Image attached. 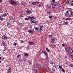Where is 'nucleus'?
I'll list each match as a JSON object with an SVG mask.
<instances>
[{"instance_id":"16","label":"nucleus","mask_w":73,"mask_h":73,"mask_svg":"<svg viewBox=\"0 0 73 73\" xmlns=\"http://www.w3.org/2000/svg\"><path fill=\"white\" fill-rule=\"evenodd\" d=\"M53 4L55 5V6H56V5H57L58 4V3L57 2H54L53 3Z\"/></svg>"},{"instance_id":"51","label":"nucleus","mask_w":73,"mask_h":73,"mask_svg":"<svg viewBox=\"0 0 73 73\" xmlns=\"http://www.w3.org/2000/svg\"><path fill=\"white\" fill-rule=\"evenodd\" d=\"M49 17L50 19H52V16H50Z\"/></svg>"},{"instance_id":"1","label":"nucleus","mask_w":73,"mask_h":73,"mask_svg":"<svg viewBox=\"0 0 73 73\" xmlns=\"http://www.w3.org/2000/svg\"><path fill=\"white\" fill-rule=\"evenodd\" d=\"M10 4H12V5H17L18 4H19V2L18 1H14L13 0H10Z\"/></svg>"},{"instance_id":"19","label":"nucleus","mask_w":73,"mask_h":73,"mask_svg":"<svg viewBox=\"0 0 73 73\" xmlns=\"http://www.w3.org/2000/svg\"><path fill=\"white\" fill-rule=\"evenodd\" d=\"M49 59V57H48V56H47L46 57V58L45 59V60L46 61L48 60Z\"/></svg>"},{"instance_id":"17","label":"nucleus","mask_w":73,"mask_h":73,"mask_svg":"<svg viewBox=\"0 0 73 73\" xmlns=\"http://www.w3.org/2000/svg\"><path fill=\"white\" fill-rule=\"evenodd\" d=\"M70 58H72V60H73V56L72 55H71L70 56Z\"/></svg>"},{"instance_id":"60","label":"nucleus","mask_w":73,"mask_h":73,"mask_svg":"<svg viewBox=\"0 0 73 73\" xmlns=\"http://www.w3.org/2000/svg\"><path fill=\"white\" fill-rule=\"evenodd\" d=\"M53 70H54V71H55L56 70V69H53Z\"/></svg>"},{"instance_id":"20","label":"nucleus","mask_w":73,"mask_h":73,"mask_svg":"<svg viewBox=\"0 0 73 73\" xmlns=\"http://www.w3.org/2000/svg\"><path fill=\"white\" fill-rule=\"evenodd\" d=\"M46 50L48 52H50V50H49V49H48V48H46Z\"/></svg>"},{"instance_id":"54","label":"nucleus","mask_w":73,"mask_h":73,"mask_svg":"<svg viewBox=\"0 0 73 73\" xmlns=\"http://www.w3.org/2000/svg\"><path fill=\"white\" fill-rule=\"evenodd\" d=\"M52 1L53 3H54V1H55V0H52Z\"/></svg>"},{"instance_id":"59","label":"nucleus","mask_w":73,"mask_h":73,"mask_svg":"<svg viewBox=\"0 0 73 73\" xmlns=\"http://www.w3.org/2000/svg\"><path fill=\"white\" fill-rule=\"evenodd\" d=\"M4 16H7V14H5L4 15Z\"/></svg>"},{"instance_id":"18","label":"nucleus","mask_w":73,"mask_h":73,"mask_svg":"<svg viewBox=\"0 0 73 73\" xmlns=\"http://www.w3.org/2000/svg\"><path fill=\"white\" fill-rule=\"evenodd\" d=\"M69 66L73 68V64H70L69 65Z\"/></svg>"},{"instance_id":"55","label":"nucleus","mask_w":73,"mask_h":73,"mask_svg":"<svg viewBox=\"0 0 73 73\" xmlns=\"http://www.w3.org/2000/svg\"><path fill=\"white\" fill-rule=\"evenodd\" d=\"M32 17H34L33 15H32Z\"/></svg>"},{"instance_id":"37","label":"nucleus","mask_w":73,"mask_h":73,"mask_svg":"<svg viewBox=\"0 0 73 73\" xmlns=\"http://www.w3.org/2000/svg\"><path fill=\"white\" fill-rule=\"evenodd\" d=\"M35 4H38V2H37V1H36V2H35Z\"/></svg>"},{"instance_id":"38","label":"nucleus","mask_w":73,"mask_h":73,"mask_svg":"<svg viewBox=\"0 0 73 73\" xmlns=\"http://www.w3.org/2000/svg\"><path fill=\"white\" fill-rule=\"evenodd\" d=\"M73 16V15L70 14V15L69 17H72V16Z\"/></svg>"},{"instance_id":"36","label":"nucleus","mask_w":73,"mask_h":73,"mask_svg":"<svg viewBox=\"0 0 73 73\" xmlns=\"http://www.w3.org/2000/svg\"><path fill=\"white\" fill-rule=\"evenodd\" d=\"M32 4L33 5H35V2H33L32 3Z\"/></svg>"},{"instance_id":"21","label":"nucleus","mask_w":73,"mask_h":73,"mask_svg":"<svg viewBox=\"0 0 73 73\" xmlns=\"http://www.w3.org/2000/svg\"><path fill=\"white\" fill-rule=\"evenodd\" d=\"M27 58H25L24 59V61L25 62H26V61H27Z\"/></svg>"},{"instance_id":"26","label":"nucleus","mask_w":73,"mask_h":73,"mask_svg":"<svg viewBox=\"0 0 73 73\" xmlns=\"http://www.w3.org/2000/svg\"><path fill=\"white\" fill-rule=\"evenodd\" d=\"M38 23V22L37 21H36L34 20V21L33 22V23Z\"/></svg>"},{"instance_id":"10","label":"nucleus","mask_w":73,"mask_h":73,"mask_svg":"<svg viewBox=\"0 0 73 73\" xmlns=\"http://www.w3.org/2000/svg\"><path fill=\"white\" fill-rule=\"evenodd\" d=\"M71 20V19L70 18H66L65 19V21L69 20Z\"/></svg>"},{"instance_id":"25","label":"nucleus","mask_w":73,"mask_h":73,"mask_svg":"<svg viewBox=\"0 0 73 73\" xmlns=\"http://www.w3.org/2000/svg\"><path fill=\"white\" fill-rule=\"evenodd\" d=\"M49 38H52V35H49Z\"/></svg>"},{"instance_id":"22","label":"nucleus","mask_w":73,"mask_h":73,"mask_svg":"<svg viewBox=\"0 0 73 73\" xmlns=\"http://www.w3.org/2000/svg\"><path fill=\"white\" fill-rule=\"evenodd\" d=\"M24 54L26 56H29V54H27V53H25Z\"/></svg>"},{"instance_id":"31","label":"nucleus","mask_w":73,"mask_h":73,"mask_svg":"<svg viewBox=\"0 0 73 73\" xmlns=\"http://www.w3.org/2000/svg\"><path fill=\"white\" fill-rule=\"evenodd\" d=\"M23 60H21V59L20 58V59L19 60V61L20 62H21V61H23Z\"/></svg>"},{"instance_id":"57","label":"nucleus","mask_w":73,"mask_h":73,"mask_svg":"<svg viewBox=\"0 0 73 73\" xmlns=\"http://www.w3.org/2000/svg\"><path fill=\"white\" fill-rule=\"evenodd\" d=\"M37 7H40V5H38Z\"/></svg>"},{"instance_id":"43","label":"nucleus","mask_w":73,"mask_h":73,"mask_svg":"<svg viewBox=\"0 0 73 73\" xmlns=\"http://www.w3.org/2000/svg\"><path fill=\"white\" fill-rule=\"evenodd\" d=\"M20 17H23V16H22V15H21V14H20V16H19Z\"/></svg>"},{"instance_id":"4","label":"nucleus","mask_w":73,"mask_h":73,"mask_svg":"<svg viewBox=\"0 0 73 73\" xmlns=\"http://www.w3.org/2000/svg\"><path fill=\"white\" fill-rule=\"evenodd\" d=\"M2 38L3 40H6L7 38V36L6 35H3L2 37Z\"/></svg>"},{"instance_id":"45","label":"nucleus","mask_w":73,"mask_h":73,"mask_svg":"<svg viewBox=\"0 0 73 73\" xmlns=\"http://www.w3.org/2000/svg\"><path fill=\"white\" fill-rule=\"evenodd\" d=\"M14 46H16L17 45L16 44V43H14Z\"/></svg>"},{"instance_id":"33","label":"nucleus","mask_w":73,"mask_h":73,"mask_svg":"<svg viewBox=\"0 0 73 73\" xmlns=\"http://www.w3.org/2000/svg\"><path fill=\"white\" fill-rule=\"evenodd\" d=\"M38 27H36L35 28V31H36V30H38Z\"/></svg>"},{"instance_id":"30","label":"nucleus","mask_w":73,"mask_h":73,"mask_svg":"<svg viewBox=\"0 0 73 73\" xmlns=\"http://www.w3.org/2000/svg\"><path fill=\"white\" fill-rule=\"evenodd\" d=\"M21 55H20V54H19V55L17 56V58H19L20 57H21Z\"/></svg>"},{"instance_id":"40","label":"nucleus","mask_w":73,"mask_h":73,"mask_svg":"<svg viewBox=\"0 0 73 73\" xmlns=\"http://www.w3.org/2000/svg\"><path fill=\"white\" fill-rule=\"evenodd\" d=\"M69 3V1H66V4H68V3Z\"/></svg>"},{"instance_id":"23","label":"nucleus","mask_w":73,"mask_h":73,"mask_svg":"<svg viewBox=\"0 0 73 73\" xmlns=\"http://www.w3.org/2000/svg\"><path fill=\"white\" fill-rule=\"evenodd\" d=\"M3 19H4L3 18L1 17V16H0V20H1V21H3Z\"/></svg>"},{"instance_id":"35","label":"nucleus","mask_w":73,"mask_h":73,"mask_svg":"<svg viewBox=\"0 0 73 73\" xmlns=\"http://www.w3.org/2000/svg\"><path fill=\"white\" fill-rule=\"evenodd\" d=\"M7 25L8 26H9V25H11V24H10V23H7Z\"/></svg>"},{"instance_id":"47","label":"nucleus","mask_w":73,"mask_h":73,"mask_svg":"<svg viewBox=\"0 0 73 73\" xmlns=\"http://www.w3.org/2000/svg\"><path fill=\"white\" fill-rule=\"evenodd\" d=\"M68 48H66L65 49V50L66 51V52H68Z\"/></svg>"},{"instance_id":"48","label":"nucleus","mask_w":73,"mask_h":73,"mask_svg":"<svg viewBox=\"0 0 73 73\" xmlns=\"http://www.w3.org/2000/svg\"><path fill=\"white\" fill-rule=\"evenodd\" d=\"M29 64H32V62H29Z\"/></svg>"},{"instance_id":"53","label":"nucleus","mask_w":73,"mask_h":73,"mask_svg":"<svg viewBox=\"0 0 73 73\" xmlns=\"http://www.w3.org/2000/svg\"><path fill=\"white\" fill-rule=\"evenodd\" d=\"M21 41L22 43H23V42H24V41L23 40H21Z\"/></svg>"},{"instance_id":"24","label":"nucleus","mask_w":73,"mask_h":73,"mask_svg":"<svg viewBox=\"0 0 73 73\" xmlns=\"http://www.w3.org/2000/svg\"><path fill=\"white\" fill-rule=\"evenodd\" d=\"M70 11H66V14L67 15V13H70Z\"/></svg>"},{"instance_id":"29","label":"nucleus","mask_w":73,"mask_h":73,"mask_svg":"<svg viewBox=\"0 0 73 73\" xmlns=\"http://www.w3.org/2000/svg\"><path fill=\"white\" fill-rule=\"evenodd\" d=\"M51 42L52 43H53V42H54V41L52 39H51L50 40Z\"/></svg>"},{"instance_id":"7","label":"nucleus","mask_w":73,"mask_h":73,"mask_svg":"<svg viewBox=\"0 0 73 73\" xmlns=\"http://www.w3.org/2000/svg\"><path fill=\"white\" fill-rule=\"evenodd\" d=\"M47 15H50V14H51V11H48L47 12Z\"/></svg>"},{"instance_id":"27","label":"nucleus","mask_w":73,"mask_h":73,"mask_svg":"<svg viewBox=\"0 0 73 73\" xmlns=\"http://www.w3.org/2000/svg\"><path fill=\"white\" fill-rule=\"evenodd\" d=\"M22 5H26V3H25V2H24L23 3H21Z\"/></svg>"},{"instance_id":"28","label":"nucleus","mask_w":73,"mask_h":73,"mask_svg":"<svg viewBox=\"0 0 73 73\" xmlns=\"http://www.w3.org/2000/svg\"><path fill=\"white\" fill-rule=\"evenodd\" d=\"M52 7L54 8H55V7H56V6L55 5H54V4H53L52 5Z\"/></svg>"},{"instance_id":"58","label":"nucleus","mask_w":73,"mask_h":73,"mask_svg":"<svg viewBox=\"0 0 73 73\" xmlns=\"http://www.w3.org/2000/svg\"><path fill=\"white\" fill-rule=\"evenodd\" d=\"M70 14H72V13H72V12H70Z\"/></svg>"},{"instance_id":"13","label":"nucleus","mask_w":73,"mask_h":73,"mask_svg":"<svg viewBox=\"0 0 73 73\" xmlns=\"http://www.w3.org/2000/svg\"><path fill=\"white\" fill-rule=\"evenodd\" d=\"M27 14H29H29H30V13H31V12L30 11L27 10Z\"/></svg>"},{"instance_id":"42","label":"nucleus","mask_w":73,"mask_h":73,"mask_svg":"<svg viewBox=\"0 0 73 73\" xmlns=\"http://www.w3.org/2000/svg\"><path fill=\"white\" fill-rule=\"evenodd\" d=\"M54 41H55V40H56V38H54L53 39H52Z\"/></svg>"},{"instance_id":"9","label":"nucleus","mask_w":73,"mask_h":73,"mask_svg":"<svg viewBox=\"0 0 73 73\" xmlns=\"http://www.w3.org/2000/svg\"><path fill=\"white\" fill-rule=\"evenodd\" d=\"M70 5L72 6H73V0L70 3Z\"/></svg>"},{"instance_id":"8","label":"nucleus","mask_w":73,"mask_h":73,"mask_svg":"<svg viewBox=\"0 0 73 73\" xmlns=\"http://www.w3.org/2000/svg\"><path fill=\"white\" fill-rule=\"evenodd\" d=\"M43 27V26H42V25H41V26H40V29L39 30V31H41V30H42V27Z\"/></svg>"},{"instance_id":"63","label":"nucleus","mask_w":73,"mask_h":73,"mask_svg":"<svg viewBox=\"0 0 73 73\" xmlns=\"http://www.w3.org/2000/svg\"><path fill=\"white\" fill-rule=\"evenodd\" d=\"M1 57H0V60H1Z\"/></svg>"},{"instance_id":"41","label":"nucleus","mask_w":73,"mask_h":73,"mask_svg":"<svg viewBox=\"0 0 73 73\" xmlns=\"http://www.w3.org/2000/svg\"><path fill=\"white\" fill-rule=\"evenodd\" d=\"M54 19L55 20H57V17H55L54 18Z\"/></svg>"},{"instance_id":"64","label":"nucleus","mask_w":73,"mask_h":73,"mask_svg":"<svg viewBox=\"0 0 73 73\" xmlns=\"http://www.w3.org/2000/svg\"><path fill=\"white\" fill-rule=\"evenodd\" d=\"M7 73H9V72H7Z\"/></svg>"},{"instance_id":"46","label":"nucleus","mask_w":73,"mask_h":73,"mask_svg":"<svg viewBox=\"0 0 73 73\" xmlns=\"http://www.w3.org/2000/svg\"><path fill=\"white\" fill-rule=\"evenodd\" d=\"M59 66V67L60 68V69L62 68V66Z\"/></svg>"},{"instance_id":"14","label":"nucleus","mask_w":73,"mask_h":73,"mask_svg":"<svg viewBox=\"0 0 73 73\" xmlns=\"http://www.w3.org/2000/svg\"><path fill=\"white\" fill-rule=\"evenodd\" d=\"M30 21L32 23H33V21H34V20L32 19H30Z\"/></svg>"},{"instance_id":"50","label":"nucleus","mask_w":73,"mask_h":73,"mask_svg":"<svg viewBox=\"0 0 73 73\" xmlns=\"http://www.w3.org/2000/svg\"><path fill=\"white\" fill-rule=\"evenodd\" d=\"M62 46L64 47V46H65V44H62Z\"/></svg>"},{"instance_id":"49","label":"nucleus","mask_w":73,"mask_h":73,"mask_svg":"<svg viewBox=\"0 0 73 73\" xmlns=\"http://www.w3.org/2000/svg\"><path fill=\"white\" fill-rule=\"evenodd\" d=\"M65 24H66V25H68V22H66L64 23Z\"/></svg>"},{"instance_id":"2","label":"nucleus","mask_w":73,"mask_h":73,"mask_svg":"<svg viewBox=\"0 0 73 73\" xmlns=\"http://www.w3.org/2000/svg\"><path fill=\"white\" fill-rule=\"evenodd\" d=\"M68 54L70 55L71 54H73V50L71 48H70L68 50Z\"/></svg>"},{"instance_id":"32","label":"nucleus","mask_w":73,"mask_h":73,"mask_svg":"<svg viewBox=\"0 0 73 73\" xmlns=\"http://www.w3.org/2000/svg\"><path fill=\"white\" fill-rule=\"evenodd\" d=\"M54 66H53V67H54L55 68H56L57 66V65H54Z\"/></svg>"},{"instance_id":"56","label":"nucleus","mask_w":73,"mask_h":73,"mask_svg":"<svg viewBox=\"0 0 73 73\" xmlns=\"http://www.w3.org/2000/svg\"><path fill=\"white\" fill-rule=\"evenodd\" d=\"M2 0H0V3H1V2H2Z\"/></svg>"},{"instance_id":"62","label":"nucleus","mask_w":73,"mask_h":73,"mask_svg":"<svg viewBox=\"0 0 73 73\" xmlns=\"http://www.w3.org/2000/svg\"><path fill=\"white\" fill-rule=\"evenodd\" d=\"M65 64H66L67 65V64H68V63H67V62H65Z\"/></svg>"},{"instance_id":"11","label":"nucleus","mask_w":73,"mask_h":73,"mask_svg":"<svg viewBox=\"0 0 73 73\" xmlns=\"http://www.w3.org/2000/svg\"><path fill=\"white\" fill-rule=\"evenodd\" d=\"M8 72H9V73H11V67L9 68L8 69Z\"/></svg>"},{"instance_id":"5","label":"nucleus","mask_w":73,"mask_h":73,"mask_svg":"<svg viewBox=\"0 0 73 73\" xmlns=\"http://www.w3.org/2000/svg\"><path fill=\"white\" fill-rule=\"evenodd\" d=\"M42 53H43L44 54H45V55H46V56H48V54H47L46 52L45 51V50L42 51Z\"/></svg>"},{"instance_id":"61","label":"nucleus","mask_w":73,"mask_h":73,"mask_svg":"<svg viewBox=\"0 0 73 73\" xmlns=\"http://www.w3.org/2000/svg\"><path fill=\"white\" fill-rule=\"evenodd\" d=\"M7 66H10V65L9 64H8V65H7Z\"/></svg>"},{"instance_id":"52","label":"nucleus","mask_w":73,"mask_h":73,"mask_svg":"<svg viewBox=\"0 0 73 73\" xmlns=\"http://www.w3.org/2000/svg\"><path fill=\"white\" fill-rule=\"evenodd\" d=\"M67 15H68V16H70V13H67Z\"/></svg>"},{"instance_id":"44","label":"nucleus","mask_w":73,"mask_h":73,"mask_svg":"<svg viewBox=\"0 0 73 73\" xmlns=\"http://www.w3.org/2000/svg\"><path fill=\"white\" fill-rule=\"evenodd\" d=\"M50 64H53L54 63L52 62H50Z\"/></svg>"},{"instance_id":"34","label":"nucleus","mask_w":73,"mask_h":73,"mask_svg":"<svg viewBox=\"0 0 73 73\" xmlns=\"http://www.w3.org/2000/svg\"><path fill=\"white\" fill-rule=\"evenodd\" d=\"M25 20H29V19L28 18H25Z\"/></svg>"},{"instance_id":"12","label":"nucleus","mask_w":73,"mask_h":73,"mask_svg":"<svg viewBox=\"0 0 73 73\" xmlns=\"http://www.w3.org/2000/svg\"><path fill=\"white\" fill-rule=\"evenodd\" d=\"M29 33H31L32 34L33 33V31H32V30H29Z\"/></svg>"},{"instance_id":"3","label":"nucleus","mask_w":73,"mask_h":73,"mask_svg":"<svg viewBox=\"0 0 73 73\" xmlns=\"http://www.w3.org/2000/svg\"><path fill=\"white\" fill-rule=\"evenodd\" d=\"M28 44L30 45H35V43L34 42L29 41L28 42Z\"/></svg>"},{"instance_id":"6","label":"nucleus","mask_w":73,"mask_h":73,"mask_svg":"<svg viewBox=\"0 0 73 73\" xmlns=\"http://www.w3.org/2000/svg\"><path fill=\"white\" fill-rule=\"evenodd\" d=\"M34 66L35 68H38L39 67V65L38 64H35L34 65Z\"/></svg>"},{"instance_id":"39","label":"nucleus","mask_w":73,"mask_h":73,"mask_svg":"<svg viewBox=\"0 0 73 73\" xmlns=\"http://www.w3.org/2000/svg\"><path fill=\"white\" fill-rule=\"evenodd\" d=\"M62 70L63 72H65V70L64 69L62 68Z\"/></svg>"},{"instance_id":"15","label":"nucleus","mask_w":73,"mask_h":73,"mask_svg":"<svg viewBox=\"0 0 73 73\" xmlns=\"http://www.w3.org/2000/svg\"><path fill=\"white\" fill-rule=\"evenodd\" d=\"M28 17L29 18V19H35V17H30V16H28Z\"/></svg>"}]
</instances>
